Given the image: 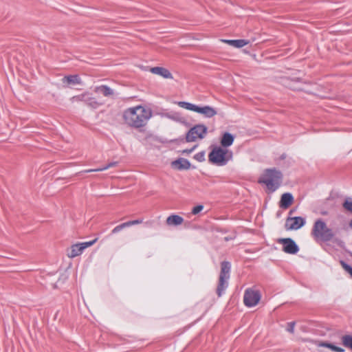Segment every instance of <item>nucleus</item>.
<instances>
[{
	"instance_id": "1",
	"label": "nucleus",
	"mask_w": 352,
	"mask_h": 352,
	"mask_svg": "<svg viewBox=\"0 0 352 352\" xmlns=\"http://www.w3.org/2000/svg\"><path fill=\"white\" fill-rule=\"evenodd\" d=\"M124 119L127 124L135 128L144 126L152 116L150 109L137 106L126 109L124 113Z\"/></svg>"
},
{
	"instance_id": "2",
	"label": "nucleus",
	"mask_w": 352,
	"mask_h": 352,
	"mask_svg": "<svg viewBox=\"0 0 352 352\" xmlns=\"http://www.w3.org/2000/svg\"><path fill=\"white\" fill-rule=\"evenodd\" d=\"M283 175L276 168H270L265 170L260 179V182L263 183L267 189L273 192L276 191L282 183Z\"/></svg>"
},
{
	"instance_id": "3",
	"label": "nucleus",
	"mask_w": 352,
	"mask_h": 352,
	"mask_svg": "<svg viewBox=\"0 0 352 352\" xmlns=\"http://www.w3.org/2000/svg\"><path fill=\"white\" fill-rule=\"evenodd\" d=\"M311 234L315 240L324 242L330 241L335 236L333 230L328 228L322 219L314 222Z\"/></svg>"
},
{
	"instance_id": "4",
	"label": "nucleus",
	"mask_w": 352,
	"mask_h": 352,
	"mask_svg": "<svg viewBox=\"0 0 352 352\" xmlns=\"http://www.w3.org/2000/svg\"><path fill=\"white\" fill-rule=\"evenodd\" d=\"M232 157V153L222 147H216L212 149L208 155L209 160L218 166L226 165Z\"/></svg>"
},
{
	"instance_id": "5",
	"label": "nucleus",
	"mask_w": 352,
	"mask_h": 352,
	"mask_svg": "<svg viewBox=\"0 0 352 352\" xmlns=\"http://www.w3.org/2000/svg\"><path fill=\"white\" fill-rule=\"evenodd\" d=\"M175 103L182 108L202 114L205 118H212L217 113V111L214 108L208 105L199 107L190 102L184 101L175 102Z\"/></svg>"
},
{
	"instance_id": "6",
	"label": "nucleus",
	"mask_w": 352,
	"mask_h": 352,
	"mask_svg": "<svg viewBox=\"0 0 352 352\" xmlns=\"http://www.w3.org/2000/svg\"><path fill=\"white\" fill-rule=\"evenodd\" d=\"M230 267L231 265L229 262L223 261L221 263L219 280L217 289V293L219 296H221V295L228 286V280L230 278Z\"/></svg>"
},
{
	"instance_id": "7",
	"label": "nucleus",
	"mask_w": 352,
	"mask_h": 352,
	"mask_svg": "<svg viewBox=\"0 0 352 352\" xmlns=\"http://www.w3.org/2000/svg\"><path fill=\"white\" fill-rule=\"evenodd\" d=\"M208 133V128L204 124H197L192 127L186 134L187 142H195L203 139Z\"/></svg>"
},
{
	"instance_id": "8",
	"label": "nucleus",
	"mask_w": 352,
	"mask_h": 352,
	"mask_svg": "<svg viewBox=\"0 0 352 352\" xmlns=\"http://www.w3.org/2000/svg\"><path fill=\"white\" fill-rule=\"evenodd\" d=\"M261 299V294L258 290L248 288L245 291L243 302L245 306L252 307L256 306Z\"/></svg>"
},
{
	"instance_id": "9",
	"label": "nucleus",
	"mask_w": 352,
	"mask_h": 352,
	"mask_svg": "<svg viewBox=\"0 0 352 352\" xmlns=\"http://www.w3.org/2000/svg\"><path fill=\"white\" fill-rule=\"evenodd\" d=\"M278 243L283 245V251L287 254H296L299 248L296 242L290 238H283L278 240Z\"/></svg>"
},
{
	"instance_id": "10",
	"label": "nucleus",
	"mask_w": 352,
	"mask_h": 352,
	"mask_svg": "<svg viewBox=\"0 0 352 352\" xmlns=\"http://www.w3.org/2000/svg\"><path fill=\"white\" fill-rule=\"evenodd\" d=\"M306 223L305 218L301 217H288L286 220L285 228L289 230H297Z\"/></svg>"
},
{
	"instance_id": "11",
	"label": "nucleus",
	"mask_w": 352,
	"mask_h": 352,
	"mask_svg": "<svg viewBox=\"0 0 352 352\" xmlns=\"http://www.w3.org/2000/svg\"><path fill=\"white\" fill-rule=\"evenodd\" d=\"M158 115L161 118H166L177 122L184 123L185 122V118L179 112L171 111L159 113Z\"/></svg>"
},
{
	"instance_id": "12",
	"label": "nucleus",
	"mask_w": 352,
	"mask_h": 352,
	"mask_svg": "<svg viewBox=\"0 0 352 352\" xmlns=\"http://www.w3.org/2000/svg\"><path fill=\"white\" fill-rule=\"evenodd\" d=\"M150 72L154 74L160 76L164 78L172 79V74L166 68L161 67H154L150 69Z\"/></svg>"
},
{
	"instance_id": "13",
	"label": "nucleus",
	"mask_w": 352,
	"mask_h": 352,
	"mask_svg": "<svg viewBox=\"0 0 352 352\" xmlns=\"http://www.w3.org/2000/svg\"><path fill=\"white\" fill-rule=\"evenodd\" d=\"M172 166L178 170H187L190 166V162L184 158H179L172 162Z\"/></svg>"
},
{
	"instance_id": "14",
	"label": "nucleus",
	"mask_w": 352,
	"mask_h": 352,
	"mask_svg": "<svg viewBox=\"0 0 352 352\" xmlns=\"http://www.w3.org/2000/svg\"><path fill=\"white\" fill-rule=\"evenodd\" d=\"M294 200L293 195L289 192H285L282 195L280 201V207L286 209L292 204Z\"/></svg>"
},
{
	"instance_id": "15",
	"label": "nucleus",
	"mask_w": 352,
	"mask_h": 352,
	"mask_svg": "<svg viewBox=\"0 0 352 352\" xmlns=\"http://www.w3.org/2000/svg\"><path fill=\"white\" fill-rule=\"evenodd\" d=\"M83 251L81 243H76L71 247L70 250L67 252V256L69 258H74L80 255Z\"/></svg>"
},
{
	"instance_id": "16",
	"label": "nucleus",
	"mask_w": 352,
	"mask_h": 352,
	"mask_svg": "<svg viewBox=\"0 0 352 352\" xmlns=\"http://www.w3.org/2000/svg\"><path fill=\"white\" fill-rule=\"evenodd\" d=\"M184 222V219L177 215L172 214L167 217L166 223L168 226H177L181 225Z\"/></svg>"
},
{
	"instance_id": "17",
	"label": "nucleus",
	"mask_w": 352,
	"mask_h": 352,
	"mask_svg": "<svg viewBox=\"0 0 352 352\" xmlns=\"http://www.w3.org/2000/svg\"><path fill=\"white\" fill-rule=\"evenodd\" d=\"M234 140V137L233 135L228 132H226L221 138V144L223 147H228L233 144Z\"/></svg>"
},
{
	"instance_id": "18",
	"label": "nucleus",
	"mask_w": 352,
	"mask_h": 352,
	"mask_svg": "<svg viewBox=\"0 0 352 352\" xmlns=\"http://www.w3.org/2000/svg\"><path fill=\"white\" fill-rule=\"evenodd\" d=\"M63 82H67L69 85H80L81 83L80 78L78 75H69L63 78Z\"/></svg>"
},
{
	"instance_id": "19",
	"label": "nucleus",
	"mask_w": 352,
	"mask_h": 352,
	"mask_svg": "<svg viewBox=\"0 0 352 352\" xmlns=\"http://www.w3.org/2000/svg\"><path fill=\"white\" fill-rule=\"evenodd\" d=\"M96 91L102 94L104 96H110L113 94V91L107 85H101L96 88Z\"/></svg>"
},
{
	"instance_id": "20",
	"label": "nucleus",
	"mask_w": 352,
	"mask_h": 352,
	"mask_svg": "<svg viewBox=\"0 0 352 352\" xmlns=\"http://www.w3.org/2000/svg\"><path fill=\"white\" fill-rule=\"evenodd\" d=\"M342 345L352 351V334H346L341 337Z\"/></svg>"
},
{
	"instance_id": "21",
	"label": "nucleus",
	"mask_w": 352,
	"mask_h": 352,
	"mask_svg": "<svg viewBox=\"0 0 352 352\" xmlns=\"http://www.w3.org/2000/svg\"><path fill=\"white\" fill-rule=\"evenodd\" d=\"M318 346L330 349L331 350H332L333 351H335V352H344V349L343 348L336 346L331 343H329V342H320L318 344Z\"/></svg>"
},
{
	"instance_id": "22",
	"label": "nucleus",
	"mask_w": 352,
	"mask_h": 352,
	"mask_svg": "<svg viewBox=\"0 0 352 352\" xmlns=\"http://www.w3.org/2000/svg\"><path fill=\"white\" fill-rule=\"evenodd\" d=\"M117 164H118V162H112L109 163L107 165H106L104 166H102V167H100L98 168H95V169H88V170H85L84 172L85 173H92V172L103 171V170H107L108 168L114 167V166H117Z\"/></svg>"
},
{
	"instance_id": "23",
	"label": "nucleus",
	"mask_w": 352,
	"mask_h": 352,
	"mask_svg": "<svg viewBox=\"0 0 352 352\" xmlns=\"http://www.w3.org/2000/svg\"><path fill=\"white\" fill-rule=\"evenodd\" d=\"M71 100L72 102H76V101L88 102L89 100H91V98H89L88 95L87 94H84L74 96L72 98Z\"/></svg>"
},
{
	"instance_id": "24",
	"label": "nucleus",
	"mask_w": 352,
	"mask_h": 352,
	"mask_svg": "<svg viewBox=\"0 0 352 352\" xmlns=\"http://www.w3.org/2000/svg\"><path fill=\"white\" fill-rule=\"evenodd\" d=\"M344 208L352 213V198L346 197L342 204Z\"/></svg>"
},
{
	"instance_id": "25",
	"label": "nucleus",
	"mask_w": 352,
	"mask_h": 352,
	"mask_svg": "<svg viewBox=\"0 0 352 352\" xmlns=\"http://www.w3.org/2000/svg\"><path fill=\"white\" fill-rule=\"evenodd\" d=\"M250 41L245 39H237L234 40V45L233 47L236 48H241L248 44H249Z\"/></svg>"
},
{
	"instance_id": "26",
	"label": "nucleus",
	"mask_w": 352,
	"mask_h": 352,
	"mask_svg": "<svg viewBox=\"0 0 352 352\" xmlns=\"http://www.w3.org/2000/svg\"><path fill=\"white\" fill-rule=\"evenodd\" d=\"M127 228L126 226V223H121L117 226H116L112 230H111V233L112 234H116L118 232H119L120 231H121L122 229L124 228Z\"/></svg>"
},
{
	"instance_id": "27",
	"label": "nucleus",
	"mask_w": 352,
	"mask_h": 352,
	"mask_svg": "<svg viewBox=\"0 0 352 352\" xmlns=\"http://www.w3.org/2000/svg\"><path fill=\"white\" fill-rule=\"evenodd\" d=\"M341 264H342V267L351 275V276L352 277V267H351L349 265H348L347 263L342 261L341 262Z\"/></svg>"
},
{
	"instance_id": "28",
	"label": "nucleus",
	"mask_w": 352,
	"mask_h": 352,
	"mask_svg": "<svg viewBox=\"0 0 352 352\" xmlns=\"http://www.w3.org/2000/svg\"><path fill=\"white\" fill-rule=\"evenodd\" d=\"M203 208H204V206L203 205H197V206L194 207L192 209V214H197L199 212H200L203 210Z\"/></svg>"
},
{
	"instance_id": "29",
	"label": "nucleus",
	"mask_w": 352,
	"mask_h": 352,
	"mask_svg": "<svg viewBox=\"0 0 352 352\" xmlns=\"http://www.w3.org/2000/svg\"><path fill=\"white\" fill-rule=\"evenodd\" d=\"M125 223H126V226L128 228L129 226L137 225V224H140V223H142V219H135V220L129 221H127V222H125Z\"/></svg>"
},
{
	"instance_id": "30",
	"label": "nucleus",
	"mask_w": 352,
	"mask_h": 352,
	"mask_svg": "<svg viewBox=\"0 0 352 352\" xmlns=\"http://www.w3.org/2000/svg\"><path fill=\"white\" fill-rule=\"evenodd\" d=\"M96 239H94L93 241L81 243V245H82L83 250H85L87 248H89V247L91 246L92 245H94L96 243Z\"/></svg>"
},
{
	"instance_id": "31",
	"label": "nucleus",
	"mask_w": 352,
	"mask_h": 352,
	"mask_svg": "<svg viewBox=\"0 0 352 352\" xmlns=\"http://www.w3.org/2000/svg\"><path fill=\"white\" fill-rule=\"evenodd\" d=\"M295 322H291L287 324V331L291 333H293L294 331Z\"/></svg>"
},
{
	"instance_id": "32",
	"label": "nucleus",
	"mask_w": 352,
	"mask_h": 352,
	"mask_svg": "<svg viewBox=\"0 0 352 352\" xmlns=\"http://www.w3.org/2000/svg\"><path fill=\"white\" fill-rule=\"evenodd\" d=\"M222 41L223 43H226L227 44H229L230 45H232L233 46L234 45V40H227V39H224V40H222Z\"/></svg>"
},
{
	"instance_id": "33",
	"label": "nucleus",
	"mask_w": 352,
	"mask_h": 352,
	"mask_svg": "<svg viewBox=\"0 0 352 352\" xmlns=\"http://www.w3.org/2000/svg\"><path fill=\"white\" fill-rule=\"evenodd\" d=\"M195 159H197V160L199 161H201V160L203 159L204 157V155L203 154H197L195 155Z\"/></svg>"
},
{
	"instance_id": "34",
	"label": "nucleus",
	"mask_w": 352,
	"mask_h": 352,
	"mask_svg": "<svg viewBox=\"0 0 352 352\" xmlns=\"http://www.w3.org/2000/svg\"><path fill=\"white\" fill-rule=\"evenodd\" d=\"M349 226L351 228H352V219L351 220V221L349 223Z\"/></svg>"
},
{
	"instance_id": "35",
	"label": "nucleus",
	"mask_w": 352,
	"mask_h": 352,
	"mask_svg": "<svg viewBox=\"0 0 352 352\" xmlns=\"http://www.w3.org/2000/svg\"><path fill=\"white\" fill-rule=\"evenodd\" d=\"M192 150H193V148H192V149H190V150H189V151H186V152H187V153H191V152L192 151Z\"/></svg>"
}]
</instances>
